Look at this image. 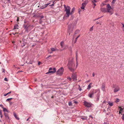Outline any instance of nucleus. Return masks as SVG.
<instances>
[{
	"label": "nucleus",
	"mask_w": 124,
	"mask_h": 124,
	"mask_svg": "<svg viewBox=\"0 0 124 124\" xmlns=\"http://www.w3.org/2000/svg\"><path fill=\"white\" fill-rule=\"evenodd\" d=\"M63 6L65 9V11L66 12V13L64 15V17H68L70 15H71L75 11V8H73L70 12V8L69 6H67L66 7L65 5H64Z\"/></svg>",
	"instance_id": "1"
},
{
	"label": "nucleus",
	"mask_w": 124,
	"mask_h": 124,
	"mask_svg": "<svg viewBox=\"0 0 124 124\" xmlns=\"http://www.w3.org/2000/svg\"><path fill=\"white\" fill-rule=\"evenodd\" d=\"M75 66V64L72 61H70L69 62L68 66L69 69L71 71H74V68Z\"/></svg>",
	"instance_id": "2"
},
{
	"label": "nucleus",
	"mask_w": 124,
	"mask_h": 124,
	"mask_svg": "<svg viewBox=\"0 0 124 124\" xmlns=\"http://www.w3.org/2000/svg\"><path fill=\"white\" fill-rule=\"evenodd\" d=\"M97 92L100 93V91L99 90H93L91 91L90 93L88 94V96L90 98L92 97V95H93L94 93H96Z\"/></svg>",
	"instance_id": "3"
},
{
	"label": "nucleus",
	"mask_w": 124,
	"mask_h": 124,
	"mask_svg": "<svg viewBox=\"0 0 124 124\" xmlns=\"http://www.w3.org/2000/svg\"><path fill=\"white\" fill-rule=\"evenodd\" d=\"M73 30V26L71 24H69L68 26V31L70 35V33L72 32Z\"/></svg>",
	"instance_id": "4"
},
{
	"label": "nucleus",
	"mask_w": 124,
	"mask_h": 124,
	"mask_svg": "<svg viewBox=\"0 0 124 124\" xmlns=\"http://www.w3.org/2000/svg\"><path fill=\"white\" fill-rule=\"evenodd\" d=\"M83 103L85 107L88 108H89L93 106V105L91 103L87 102L85 101Z\"/></svg>",
	"instance_id": "5"
},
{
	"label": "nucleus",
	"mask_w": 124,
	"mask_h": 124,
	"mask_svg": "<svg viewBox=\"0 0 124 124\" xmlns=\"http://www.w3.org/2000/svg\"><path fill=\"white\" fill-rule=\"evenodd\" d=\"M63 71L64 69L63 67H62L57 71L56 74L57 75L61 76L62 75Z\"/></svg>",
	"instance_id": "6"
},
{
	"label": "nucleus",
	"mask_w": 124,
	"mask_h": 124,
	"mask_svg": "<svg viewBox=\"0 0 124 124\" xmlns=\"http://www.w3.org/2000/svg\"><path fill=\"white\" fill-rule=\"evenodd\" d=\"M56 71V69L55 68L52 69L51 68H50L49 69V70L48 72L46 73V74H48L50 73L53 74L55 73Z\"/></svg>",
	"instance_id": "7"
},
{
	"label": "nucleus",
	"mask_w": 124,
	"mask_h": 124,
	"mask_svg": "<svg viewBox=\"0 0 124 124\" xmlns=\"http://www.w3.org/2000/svg\"><path fill=\"white\" fill-rule=\"evenodd\" d=\"M31 26H31L30 25H28V23H27V24H24L23 27L24 29L25 30V31L28 32L29 31L28 28Z\"/></svg>",
	"instance_id": "8"
},
{
	"label": "nucleus",
	"mask_w": 124,
	"mask_h": 124,
	"mask_svg": "<svg viewBox=\"0 0 124 124\" xmlns=\"http://www.w3.org/2000/svg\"><path fill=\"white\" fill-rule=\"evenodd\" d=\"M71 78L73 80L75 81L77 80V78L76 75L74 73H73L71 76Z\"/></svg>",
	"instance_id": "9"
},
{
	"label": "nucleus",
	"mask_w": 124,
	"mask_h": 124,
	"mask_svg": "<svg viewBox=\"0 0 124 124\" xmlns=\"http://www.w3.org/2000/svg\"><path fill=\"white\" fill-rule=\"evenodd\" d=\"M107 12H110V10L111 8V7L110 5L108 4L107 5Z\"/></svg>",
	"instance_id": "10"
},
{
	"label": "nucleus",
	"mask_w": 124,
	"mask_h": 124,
	"mask_svg": "<svg viewBox=\"0 0 124 124\" xmlns=\"http://www.w3.org/2000/svg\"><path fill=\"white\" fill-rule=\"evenodd\" d=\"M119 90L120 88L118 86H117L114 89V92L115 93L119 91Z\"/></svg>",
	"instance_id": "11"
},
{
	"label": "nucleus",
	"mask_w": 124,
	"mask_h": 124,
	"mask_svg": "<svg viewBox=\"0 0 124 124\" xmlns=\"http://www.w3.org/2000/svg\"><path fill=\"white\" fill-rule=\"evenodd\" d=\"M4 116L6 120L8 121V120L9 119V118L8 116V114H7L4 113Z\"/></svg>",
	"instance_id": "12"
},
{
	"label": "nucleus",
	"mask_w": 124,
	"mask_h": 124,
	"mask_svg": "<svg viewBox=\"0 0 124 124\" xmlns=\"http://www.w3.org/2000/svg\"><path fill=\"white\" fill-rule=\"evenodd\" d=\"M101 11L102 12H106L107 11V10L105 8H103L101 9Z\"/></svg>",
	"instance_id": "13"
},
{
	"label": "nucleus",
	"mask_w": 124,
	"mask_h": 124,
	"mask_svg": "<svg viewBox=\"0 0 124 124\" xmlns=\"http://www.w3.org/2000/svg\"><path fill=\"white\" fill-rule=\"evenodd\" d=\"M79 31H80L79 30H77L75 31V33H74V36H73V39H74V38L75 37V35L76 34H77L79 32Z\"/></svg>",
	"instance_id": "14"
},
{
	"label": "nucleus",
	"mask_w": 124,
	"mask_h": 124,
	"mask_svg": "<svg viewBox=\"0 0 124 124\" xmlns=\"http://www.w3.org/2000/svg\"><path fill=\"white\" fill-rule=\"evenodd\" d=\"M105 85L104 84H103L101 87V89L103 91H104L105 90Z\"/></svg>",
	"instance_id": "15"
},
{
	"label": "nucleus",
	"mask_w": 124,
	"mask_h": 124,
	"mask_svg": "<svg viewBox=\"0 0 124 124\" xmlns=\"http://www.w3.org/2000/svg\"><path fill=\"white\" fill-rule=\"evenodd\" d=\"M51 49L52 51H58V50L55 48H51Z\"/></svg>",
	"instance_id": "16"
},
{
	"label": "nucleus",
	"mask_w": 124,
	"mask_h": 124,
	"mask_svg": "<svg viewBox=\"0 0 124 124\" xmlns=\"http://www.w3.org/2000/svg\"><path fill=\"white\" fill-rule=\"evenodd\" d=\"M18 25L17 24H16L14 27V29H18Z\"/></svg>",
	"instance_id": "17"
},
{
	"label": "nucleus",
	"mask_w": 124,
	"mask_h": 124,
	"mask_svg": "<svg viewBox=\"0 0 124 124\" xmlns=\"http://www.w3.org/2000/svg\"><path fill=\"white\" fill-rule=\"evenodd\" d=\"M87 118V117L86 116H82L81 117V119H82L83 120H85Z\"/></svg>",
	"instance_id": "18"
},
{
	"label": "nucleus",
	"mask_w": 124,
	"mask_h": 124,
	"mask_svg": "<svg viewBox=\"0 0 124 124\" xmlns=\"http://www.w3.org/2000/svg\"><path fill=\"white\" fill-rule=\"evenodd\" d=\"M85 6V5L84 4L82 3V6H81V8L82 9H84Z\"/></svg>",
	"instance_id": "19"
},
{
	"label": "nucleus",
	"mask_w": 124,
	"mask_h": 124,
	"mask_svg": "<svg viewBox=\"0 0 124 124\" xmlns=\"http://www.w3.org/2000/svg\"><path fill=\"white\" fill-rule=\"evenodd\" d=\"M14 115L16 119L18 120L19 119V118L17 117L16 114L14 113Z\"/></svg>",
	"instance_id": "20"
},
{
	"label": "nucleus",
	"mask_w": 124,
	"mask_h": 124,
	"mask_svg": "<svg viewBox=\"0 0 124 124\" xmlns=\"http://www.w3.org/2000/svg\"><path fill=\"white\" fill-rule=\"evenodd\" d=\"M92 83H91L90 84L88 85V86L87 89L88 90H89L91 88V85L92 84Z\"/></svg>",
	"instance_id": "21"
},
{
	"label": "nucleus",
	"mask_w": 124,
	"mask_h": 124,
	"mask_svg": "<svg viewBox=\"0 0 124 124\" xmlns=\"http://www.w3.org/2000/svg\"><path fill=\"white\" fill-rule=\"evenodd\" d=\"M99 94L98 95V96L97 97V99L96 100V101H98L99 100L100 98V94H99Z\"/></svg>",
	"instance_id": "22"
},
{
	"label": "nucleus",
	"mask_w": 124,
	"mask_h": 124,
	"mask_svg": "<svg viewBox=\"0 0 124 124\" xmlns=\"http://www.w3.org/2000/svg\"><path fill=\"white\" fill-rule=\"evenodd\" d=\"M77 53L76 56V68L77 67V66L78 65V62H77V59H78V56H77Z\"/></svg>",
	"instance_id": "23"
},
{
	"label": "nucleus",
	"mask_w": 124,
	"mask_h": 124,
	"mask_svg": "<svg viewBox=\"0 0 124 124\" xmlns=\"http://www.w3.org/2000/svg\"><path fill=\"white\" fill-rule=\"evenodd\" d=\"M108 104L110 106H112L113 105V103L112 102H109L108 103Z\"/></svg>",
	"instance_id": "24"
},
{
	"label": "nucleus",
	"mask_w": 124,
	"mask_h": 124,
	"mask_svg": "<svg viewBox=\"0 0 124 124\" xmlns=\"http://www.w3.org/2000/svg\"><path fill=\"white\" fill-rule=\"evenodd\" d=\"M50 3H47L46 4H45L44 5V7L45 8L48 5H49L50 4Z\"/></svg>",
	"instance_id": "25"
},
{
	"label": "nucleus",
	"mask_w": 124,
	"mask_h": 124,
	"mask_svg": "<svg viewBox=\"0 0 124 124\" xmlns=\"http://www.w3.org/2000/svg\"><path fill=\"white\" fill-rule=\"evenodd\" d=\"M88 2V1L87 0H86L83 3H84L86 5L87 4Z\"/></svg>",
	"instance_id": "26"
},
{
	"label": "nucleus",
	"mask_w": 124,
	"mask_h": 124,
	"mask_svg": "<svg viewBox=\"0 0 124 124\" xmlns=\"http://www.w3.org/2000/svg\"><path fill=\"white\" fill-rule=\"evenodd\" d=\"M11 91H10V92H8V93H7L6 94H4V96H6L7 95H8V94H10V93H11Z\"/></svg>",
	"instance_id": "27"
},
{
	"label": "nucleus",
	"mask_w": 124,
	"mask_h": 124,
	"mask_svg": "<svg viewBox=\"0 0 124 124\" xmlns=\"http://www.w3.org/2000/svg\"><path fill=\"white\" fill-rule=\"evenodd\" d=\"M69 105L70 106H72V103L71 102H69L68 103Z\"/></svg>",
	"instance_id": "28"
},
{
	"label": "nucleus",
	"mask_w": 124,
	"mask_h": 124,
	"mask_svg": "<svg viewBox=\"0 0 124 124\" xmlns=\"http://www.w3.org/2000/svg\"><path fill=\"white\" fill-rule=\"evenodd\" d=\"M63 43L64 42L63 41H62L60 43V45L62 47L63 46Z\"/></svg>",
	"instance_id": "29"
},
{
	"label": "nucleus",
	"mask_w": 124,
	"mask_h": 124,
	"mask_svg": "<svg viewBox=\"0 0 124 124\" xmlns=\"http://www.w3.org/2000/svg\"><path fill=\"white\" fill-rule=\"evenodd\" d=\"M3 111L4 112H8V111L7 110V109L5 108H3Z\"/></svg>",
	"instance_id": "30"
},
{
	"label": "nucleus",
	"mask_w": 124,
	"mask_h": 124,
	"mask_svg": "<svg viewBox=\"0 0 124 124\" xmlns=\"http://www.w3.org/2000/svg\"><path fill=\"white\" fill-rule=\"evenodd\" d=\"M93 26L92 27L90 28L89 29V30L91 31H92L93 30Z\"/></svg>",
	"instance_id": "31"
},
{
	"label": "nucleus",
	"mask_w": 124,
	"mask_h": 124,
	"mask_svg": "<svg viewBox=\"0 0 124 124\" xmlns=\"http://www.w3.org/2000/svg\"><path fill=\"white\" fill-rule=\"evenodd\" d=\"M45 8L44 7V5L40 7V8L41 9H43Z\"/></svg>",
	"instance_id": "32"
},
{
	"label": "nucleus",
	"mask_w": 124,
	"mask_h": 124,
	"mask_svg": "<svg viewBox=\"0 0 124 124\" xmlns=\"http://www.w3.org/2000/svg\"><path fill=\"white\" fill-rule=\"evenodd\" d=\"M116 0H113L112 2V4H114L116 1Z\"/></svg>",
	"instance_id": "33"
},
{
	"label": "nucleus",
	"mask_w": 124,
	"mask_h": 124,
	"mask_svg": "<svg viewBox=\"0 0 124 124\" xmlns=\"http://www.w3.org/2000/svg\"><path fill=\"white\" fill-rule=\"evenodd\" d=\"M92 2L93 3H94V2L96 3L97 2V1L96 0H92Z\"/></svg>",
	"instance_id": "34"
},
{
	"label": "nucleus",
	"mask_w": 124,
	"mask_h": 124,
	"mask_svg": "<svg viewBox=\"0 0 124 124\" xmlns=\"http://www.w3.org/2000/svg\"><path fill=\"white\" fill-rule=\"evenodd\" d=\"M119 101H120V100L118 99V98L116 99V102H118Z\"/></svg>",
	"instance_id": "35"
},
{
	"label": "nucleus",
	"mask_w": 124,
	"mask_h": 124,
	"mask_svg": "<svg viewBox=\"0 0 124 124\" xmlns=\"http://www.w3.org/2000/svg\"><path fill=\"white\" fill-rule=\"evenodd\" d=\"M67 79L69 81H71L72 79L70 78V77L68 78Z\"/></svg>",
	"instance_id": "36"
},
{
	"label": "nucleus",
	"mask_w": 124,
	"mask_h": 124,
	"mask_svg": "<svg viewBox=\"0 0 124 124\" xmlns=\"http://www.w3.org/2000/svg\"><path fill=\"white\" fill-rule=\"evenodd\" d=\"M78 89H79V90L80 91H81L82 90V89L81 88L79 85Z\"/></svg>",
	"instance_id": "37"
},
{
	"label": "nucleus",
	"mask_w": 124,
	"mask_h": 124,
	"mask_svg": "<svg viewBox=\"0 0 124 124\" xmlns=\"http://www.w3.org/2000/svg\"><path fill=\"white\" fill-rule=\"evenodd\" d=\"M122 118L124 121V114H123V115L122 116Z\"/></svg>",
	"instance_id": "38"
},
{
	"label": "nucleus",
	"mask_w": 124,
	"mask_h": 124,
	"mask_svg": "<svg viewBox=\"0 0 124 124\" xmlns=\"http://www.w3.org/2000/svg\"><path fill=\"white\" fill-rule=\"evenodd\" d=\"M4 80L5 81H8L7 78H5Z\"/></svg>",
	"instance_id": "39"
},
{
	"label": "nucleus",
	"mask_w": 124,
	"mask_h": 124,
	"mask_svg": "<svg viewBox=\"0 0 124 124\" xmlns=\"http://www.w3.org/2000/svg\"><path fill=\"white\" fill-rule=\"evenodd\" d=\"M123 109L122 108H120V111H123Z\"/></svg>",
	"instance_id": "40"
},
{
	"label": "nucleus",
	"mask_w": 124,
	"mask_h": 124,
	"mask_svg": "<svg viewBox=\"0 0 124 124\" xmlns=\"http://www.w3.org/2000/svg\"><path fill=\"white\" fill-rule=\"evenodd\" d=\"M100 19V18H99V17H98V18H96V19H95L94 20H93V21H96V20H98V19Z\"/></svg>",
	"instance_id": "41"
},
{
	"label": "nucleus",
	"mask_w": 124,
	"mask_h": 124,
	"mask_svg": "<svg viewBox=\"0 0 124 124\" xmlns=\"http://www.w3.org/2000/svg\"><path fill=\"white\" fill-rule=\"evenodd\" d=\"M2 72L5 73V70L3 68H2Z\"/></svg>",
	"instance_id": "42"
},
{
	"label": "nucleus",
	"mask_w": 124,
	"mask_h": 124,
	"mask_svg": "<svg viewBox=\"0 0 124 124\" xmlns=\"http://www.w3.org/2000/svg\"><path fill=\"white\" fill-rule=\"evenodd\" d=\"M0 107H1L2 108H4L3 105L2 104L0 105Z\"/></svg>",
	"instance_id": "43"
},
{
	"label": "nucleus",
	"mask_w": 124,
	"mask_h": 124,
	"mask_svg": "<svg viewBox=\"0 0 124 124\" xmlns=\"http://www.w3.org/2000/svg\"><path fill=\"white\" fill-rule=\"evenodd\" d=\"M41 64V62H39L38 63V64L39 65Z\"/></svg>",
	"instance_id": "44"
},
{
	"label": "nucleus",
	"mask_w": 124,
	"mask_h": 124,
	"mask_svg": "<svg viewBox=\"0 0 124 124\" xmlns=\"http://www.w3.org/2000/svg\"><path fill=\"white\" fill-rule=\"evenodd\" d=\"M40 17L41 19L42 18H43L44 17V16L43 15L41 16H40Z\"/></svg>",
	"instance_id": "45"
},
{
	"label": "nucleus",
	"mask_w": 124,
	"mask_h": 124,
	"mask_svg": "<svg viewBox=\"0 0 124 124\" xmlns=\"http://www.w3.org/2000/svg\"><path fill=\"white\" fill-rule=\"evenodd\" d=\"M25 44L24 43H23V45H22V47H23L25 46Z\"/></svg>",
	"instance_id": "46"
},
{
	"label": "nucleus",
	"mask_w": 124,
	"mask_h": 124,
	"mask_svg": "<svg viewBox=\"0 0 124 124\" xmlns=\"http://www.w3.org/2000/svg\"><path fill=\"white\" fill-rule=\"evenodd\" d=\"M80 35H79L78 36H77V38H76V40H77V39L80 36Z\"/></svg>",
	"instance_id": "47"
},
{
	"label": "nucleus",
	"mask_w": 124,
	"mask_h": 124,
	"mask_svg": "<svg viewBox=\"0 0 124 124\" xmlns=\"http://www.w3.org/2000/svg\"><path fill=\"white\" fill-rule=\"evenodd\" d=\"M10 100H9V98L7 99L6 101H9Z\"/></svg>",
	"instance_id": "48"
},
{
	"label": "nucleus",
	"mask_w": 124,
	"mask_h": 124,
	"mask_svg": "<svg viewBox=\"0 0 124 124\" xmlns=\"http://www.w3.org/2000/svg\"><path fill=\"white\" fill-rule=\"evenodd\" d=\"M54 4H52L51 5H50L49 6H54Z\"/></svg>",
	"instance_id": "49"
},
{
	"label": "nucleus",
	"mask_w": 124,
	"mask_h": 124,
	"mask_svg": "<svg viewBox=\"0 0 124 124\" xmlns=\"http://www.w3.org/2000/svg\"><path fill=\"white\" fill-rule=\"evenodd\" d=\"M50 56H51V55H49L46 58L47 59L48 58H49Z\"/></svg>",
	"instance_id": "50"
},
{
	"label": "nucleus",
	"mask_w": 124,
	"mask_h": 124,
	"mask_svg": "<svg viewBox=\"0 0 124 124\" xmlns=\"http://www.w3.org/2000/svg\"><path fill=\"white\" fill-rule=\"evenodd\" d=\"M122 25H123V28L124 27V24L123 23H121Z\"/></svg>",
	"instance_id": "51"
},
{
	"label": "nucleus",
	"mask_w": 124,
	"mask_h": 124,
	"mask_svg": "<svg viewBox=\"0 0 124 124\" xmlns=\"http://www.w3.org/2000/svg\"><path fill=\"white\" fill-rule=\"evenodd\" d=\"M7 0L8 2L9 3L10 2V0Z\"/></svg>",
	"instance_id": "52"
},
{
	"label": "nucleus",
	"mask_w": 124,
	"mask_h": 124,
	"mask_svg": "<svg viewBox=\"0 0 124 124\" xmlns=\"http://www.w3.org/2000/svg\"><path fill=\"white\" fill-rule=\"evenodd\" d=\"M93 4L94 5V7L96 6V4H95V3H93Z\"/></svg>",
	"instance_id": "53"
},
{
	"label": "nucleus",
	"mask_w": 124,
	"mask_h": 124,
	"mask_svg": "<svg viewBox=\"0 0 124 124\" xmlns=\"http://www.w3.org/2000/svg\"><path fill=\"white\" fill-rule=\"evenodd\" d=\"M89 117H91L92 118H93V117L92 116H91V115H90L89 116Z\"/></svg>",
	"instance_id": "54"
},
{
	"label": "nucleus",
	"mask_w": 124,
	"mask_h": 124,
	"mask_svg": "<svg viewBox=\"0 0 124 124\" xmlns=\"http://www.w3.org/2000/svg\"><path fill=\"white\" fill-rule=\"evenodd\" d=\"M0 115H2V113L1 111H0Z\"/></svg>",
	"instance_id": "55"
},
{
	"label": "nucleus",
	"mask_w": 124,
	"mask_h": 124,
	"mask_svg": "<svg viewBox=\"0 0 124 124\" xmlns=\"http://www.w3.org/2000/svg\"><path fill=\"white\" fill-rule=\"evenodd\" d=\"M94 73H93V77H94Z\"/></svg>",
	"instance_id": "56"
},
{
	"label": "nucleus",
	"mask_w": 124,
	"mask_h": 124,
	"mask_svg": "<svg viewBox=\"0 0 124 124\" xmlns=\"http://www.w3.org/2000/svg\"><path fill=\"white\" fill-rule=\"evenodd\" d=\"M30 118V117H29L28 118V119H27V120H26V121H28L29 120V119Z\"/></svg>",
	"instance_id": "57"
},
{
	"label": "nucleus",
	"mask_w": 124,
	"mask_h": 124,
	"mask_svg": "<svg viewBox=\"0 0 124 124\" xmlns=\"http://www.w3.org/2000/svg\"><path fill=\"white\" fill-rule=\"evenodd\" d=\"M77 40H76H76H75V42H74V43H76L77 42Z\"/></svg>",
	"instance_id": "58"
},
{
	"label": "nucleus",
	"mask_w": 124,
	"mask_h": 124,
	"mask_svg": "<svg viewBox=\"0 0 124 124\" xmlns=\"http://www.w3.org/2000/svg\"><path fill=\"white\" fill-rule=\"evenodd\" d=\"M104 124H108V123H105V122H104Z\"/></svg>",
	"instance_id": "59"
},
{
	"label": "nucleus",
	"mask_w": 124,
	"mask_h": 124,
	"mask_svg": "<svg viewBox=\"0 0 124 124\" xmlns=\"http://www.w3.org/2000/svg\"><path fill=\"white\" fill-rule=\"evenodd\" d=\"M52 53V51L49 52V54H51Z\"/></svg>",
	"instance_id": "60"
},
{
	"label": "nucleus",
	"mask_w": 124,
	"mask_h": 124,
	"mask_svg": "<svg viewBox=\"0 0 124 124\" xmlns=\"http://www.w3.org/2000/svg\"><path fill=\"white\" fill-rule=\"evenodd\" d=\"M103 17V16H101L100 17H99L100 18L102 17Z\"/></svg>",
	"instance_id": "61"
},
{
	"label": "nucleus",
	"mask_w": 124,
	"mask_h": 124,
	"mask_svg": "<svg viewBox=\"0 0 124 124\" xmlns=\"http://www.w3.org/2000/svg\"><path fill=\"white\" fill-rule=\"evenodd\" d=\"M120 108H121L120 107H119V106L118 107V108L119 109H120Z\"/></svg>",
	"instance_id": "62"
},
{
	"label": "nucleus",
	"mask_w": 124,
	"mask_h": 124,
	"mask_svg": "<svg viewBox=\"0 0 124 124\" xmlns=\"http://www.w3.org/2000/svg\"><path fill=\"white\" fill-rule=\"evenodd\" d=\"M9 100H11L12 99V98H9Z\"/></svg>",
	"instance_id": "63"
},
{
	"label": "nucleus",
	"mask_w": 124,
	"mask_h": 124,
	"mask_svg": "<svg viewBox=\"0 0 124 124\" xmlns=\"http://www.w3.org/2000/svg\"><path fill=\"white\" fill-rule=\"evenodd\" d=\"M105 103V101H103V103Z\"/></svg>",
	"instance_id": "64"
}]
</instances>
